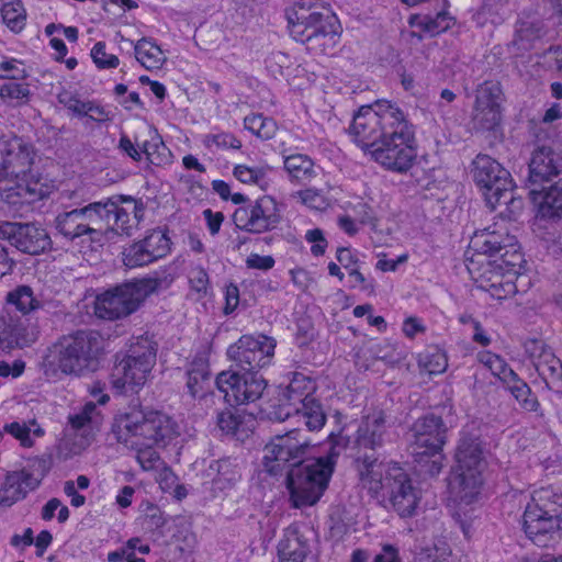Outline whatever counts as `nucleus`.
Listing matches in <instances>:
<instances>
[{
  "label": "nucleus",
  "instance_id": "obj_1",
  "mask_svg": "<svg viewBox=\"0 0 562 562\" xmlns=\"http://www.w3.org/2000/svg\"><path fill=\"white\" fill-rule=\"evenodd\" d=\"M112 432L119 442L137 451L136 459L142 469L149 471L160 460L153 446H167L180 435V429L166 413L132 407L115 417Z\"/></svg>",
  "mask_w": 562,
  "mask_h": 562
},
{
  "label": "nucleus",
  "instance_id": "obj_2",
  "mask_svg": "<svg viewBox=\"0 0 562 562\" xmlns=\"http://www.w3.org/2000/svg\"><path fill=\"white\" fill-rule=\"evenodd\" d=\"M358 471L362 485L375 497L387 499L401 517L415 514L420 492L401 467L366 456Z\"/></svg>",
  "mask_w": 562,
  "mask_h": 562
},
{
  "label": "nucleus",
  "instance_id": "obj_3",
  "mask_svg": "<svg viewBox=\"0 0 562 562\" xmlns=\"http://www.w3.org/2000/svg\"><path fill=\"white\" fill-rule=\"evenodd\" d=\"M499 256L501 262L497 269L501 270L502 277L518 278L522 276V256L517 249L516 236L510 235L506 226L498 223L475 232L465 251V267L470 273L472 281H480L485 278V271L475 276L480 271V267L491 265L487 258Z\"/></svg>",
  "mask_w": 562,
  "mask_h": 562
},
{
  "label": "nucleus",
  "instance_id": "obj_4",
  "mask_svg": "<svg viewBox=\"0 0 562 562\" xmlns=\"http://www.w3.org/2000/svg\"><path fill=\"white\" fill-rule=\"evenodd\" d=\"M101 351L100 335L93 330H78L61 337L43 358L41 368L47 379L61 375H80L97 366Z\"/></svg>",
  "mask_w": 562,
  "mask_h": 562
},
{
  "label": "nucleus",
  "instance_id": "obj_5",
  "mask_svg": "<svg viewBox=\"0 0 562 562\" xmlns=\"http://www.w3.org/2000/svg\"><path fill=\"white\" fill-rule=\"evenodd\" d=\"M472 178L483 190L486 204L499 212L502 220L515 221L524 209L521 198L515 196L512 176L497 160L485 154H479L472 161Z\"/></svg>",
  "mask_w": 562,
  "mask_h": 562
},
{
  "label": "nucleus",
  "instance_id": "obj_6",
  "mask_svg": "<svg viewBox=\"0 0 562 562\" xmlns=\"http://www.w3.org/2000/svg\"><path fill=\"white\" fill-rule=\"evenodd\" d=\"M456 462L450 480L451 492L460 502L471 504L481 492L486 467L482 441L463 435L456 451Z\"/></svg>",
  "mask_w": 562,
  "mask_h": 562
},
{
  "label": "nucleus",
  "instance_id": "obj_7",
  "mask_svg": "<svg viewBox=\"0 0 562 562\" xmlns=\"http://www.w3.org/2000/svg\"><path fill=\"white\" fill-rule=\"evenodd\" d=\"M333 457H307L302 462L289 469L286 486L290 499L295 508L313 506L325 490L334 471Z\"/></svg>",
  "mask_w": 562,
  "mask_h": 562
},
{
  "label": "nucleus",
  "instance_id": "obj_8",
  "mask_svg": "<svg viewBox=\"0 0 562 562\" xmlns=\"http://www.w3.org/2000/svg\"><path fill=\"white\" fill-rule=\"evenodd\" d=\"M402 113L396 103L387 100L362 105L353 115L349 133L361 149L371 154V149L379 145L387 130H392Z\"/></svg>",
  "mask_w": 562,
  "mask_h": 562
},
{
  "label": "nucleus",
  "instance_id": "obj_9",
  "mask_svg": "<svg viewBox=\"0 0 562 562\" xmlns=\"http://www.w3.org/2000/svg\"><path fill=\"white\" fill-rule=\"evenodd\" d=\"M387 131L379 145L371 149L370 155L387 170L406 172L413 167L417 157L415 127L403 112L392 130Z\"/></svg>",
  "mask_w": 562,
  "mask_h": 562
},
{
  "label": "nucleus",
  "instance_id": "obj_10",
  "mask_svg": "<svg viewBox=\"0 0 562 562\" xmlns=\"http://www.w3.org/2000/svg\"><path fill=\"white\" fill-rule=\"evenodd\" d=\"M156 362L155 344L139 336L130 345L127 356L113 369L111 384L117 393L138 392Z\"/></svg>",
  "mask_w": 562,
  "mask_h": 562
},
{
  "label": "nucleus",
  "instance_id": "obj_11",
  "mask_svg": "<svg viewBox=\"0 0 562 562\" xmlns=\"http://www.w3.org/2000/svg\"><path fill=\"white\" fill-rule=\"evenodd\" d=\"M301 20L303 22L293 23V18L289 16V32L294 41L315 54H328L336 47L339 25L330 11H313L308 18L301 15Z\"/></svg>",
  "mask_w": 562,
  "mask_h": 562
},
{
  "label": "nucleus",
  "instance_id": "obj_12",
  "mask_svg": "<svg viewBox=\"0 0 562 562\" xmlns=\"http://www.w3.org/2000/svg\"><path fill=\"white\" fill-rule=\"evenodd\" d=\"M160 283H120L99 294L94 301L98 318L114 321L135 312L144 300L157 291Z\"/></svg>",
  "mask_w": 562,
  "mask_h": 562
},
{
  "label": "nucleus",
  "instance_id": "obj_13",
  "mask_svg": "<svg viewBox=\"0 0 562 562\" xmlns=\"http://www.w3.org/2000/svg\"><path fill=\"white\" fill-rule=\"evenodd\" d=\"M310 446L300 429L277 435L263 448L262 465L269 474L278 475L306 459Z\"/></svg>",
  "mask_w": 562,
  "mask_h": 562
},
{
  "label": "nucleus",
  "instance_id": "obj_14",
  "mask_svg": "<svg viewBox=\"0 0 562 562\" xmlns=\"http://www.w3.org/2000/svg\"><path fill=\"white\" fill-rule=\"evenodd\" d=\"M276 342L265 335H244L227 348L228 359L246 372H258L269 366L274 355Z\"/></svg>",
  "mask_w": 562,
  "mask_h": 562
},
{
  "label": "nucleus",
  "instance_id": "obj_15",
  "mask_svg": "<svg viewBox=\"0 0 562 562\" xmlns=\"http://www.w3.org/2000/svg\"><path fill=\"white\" fill-rule=\"evenodd\" d=\"M237 228L251 234L273 231L281 222L278 202L270 195H263L238 207L233 215Z\"/></svg>",
  "mask_w": 562,
  "mask_h": 562
},
{
  "label": "nucleus",
  "instance_id": "obj_16",
  "mask_svg": "<svg viewBox=\"0 0 562 562\" xmlns=\"http://www.w3.org/2000/svg\"><path fill=\"white\" fill-rule=\"evenodd\" d=\"M216 386L229 405H243L259 400L267 382L258 372L227 370L218 373Z\"/></svg>",
  "mask_w": 562,
  "mask_h": 562
},
{
  "label": "nucleus",
  "instance_id": "obj_17",
  "mask_svg": "<svg viewBox=\"0 0 562 562\" xmlns=\"http://www.w3.org/2000/svg\"><path fill=\"white\" fill-rule=\"evenodd\" d=\"M0 239L9 241L21 252L36 256L52 248L47 231L37 223H0Z\"/></svg>",
  "mask_w": 562,
  "mask_h": 562
},
{
  "label": "nucleus",
  "instance_id": "obj_18",
  "mask_svg": "<svg viewBox=\"0 0 562 562\" xmlns=\"http://www.w3.org/2000/svg\"><path fill=\"white\" fill-rule=\"evenodd\" d=\"M529 194L533 201L541 195L544 184L562 175V151L550 145H537L529 160Z\"/></svg>",
  "mask_w": 562,
  "mask_h": 562
},
{
  "label": "nucleus",
  "instance_id": "obj_19",
  "mask_svg": "<svg viewBox=\"0 0 562 562\" xmlns=\"http://www.w3.org/2000/svg\"><path fill=\"white\" fill-rule=\"evenodd\" d=\"M446 425L439 416L429 414L418 418L412 427L411 453L416 459L438 454L446 442Z\"/></svg>",
  "mask_w": 562,
  "mask_h": 562
},
{
  "label": "nucleus",
  "instance_id": "obj_20",
  "mask_svg": "<svg viewBox=\"0 0 562 562\" xmlns=\"http://www.w3.org/2000/svg\"><path fill=\"white\" fill-rule=\"evenodd\" d=\"M45 475L44 462L35 459L20 471L7 474L0 487V506L11 507L16 502L26 497L30 491H34Z\"/></svg>",
  "mask_w": 562,
  "mask_h": 562
},
{
  "label": "nucleus",
  "instance_id": "obj_21",
  "mask_svg": "<svg viewBox=\"0 0 562 562\" xmlns=\"http://www.w3.org/2000/svg\"><path fill=\"white\" fill-rule=\"evenodd\" d=\"M170 250V237L165 229L157 227L147 231L143 239L126 248L123 261L130 268L145 266L166 257Z\"/></svg>",
  "mask_w": 562,
  "mask_h": 562
},
{
  "label": "nucleus",
  "instance_id": "obj_22",
  "mask_svg": "<svg viewBox=\"0 0 562 562\" xmlns=\"http://www.w3.org/2000/svg\"><path fill=\"white\" fill-rule=\"evenodd\" d=\"M33 164V149L20 137L0 142V178L18 179L26 176Z\"/></svg>",
  "mask_w": 562,
  "mask_h": 562
},
{
  "label": "nucleus",
  "instance_id": "obj_23",
  "mask_svg": "<svg viewBox=\"0 0 562 562\" xmlns=\"http://www.w3.org/2000/svg\"><path fill=\"white\" fill-rule=\"evenodd\" d=\"M539 376L547 387L552 391L562 387V361L542 340L532 339L525 345Z\"/></svg>",
  "mask_w": 562,
  "mask_h": 562
},
{
  "label": "nucleus",
  "instance_id": "obj_24",
  "mask_svg": "<svg viewBox=\"0 0 562 562\" xmlns=\"http://www.w3.org/2000/svg\"><path fill=\"white\" fill-rule=\"evenodd\" d=\"M524 529L538 547H550L561 537L559 516L543 515L537 506L526 507Z\"/></svg>",
  "mask_w": 562,
  "mask_h": 562
},
{
  "label": "nucleus",
  "instance_id": "obj_25",
  "mask_svg": "<svg viewBox=\"0 0 562 562\" xmlns=\"http://www.w3.org/2000/svg\"><path fill=\"white\" fill-rule=\"evenodd\" d=\"M110 212V232L130 235L138 218L143 215L144 206L132 196L114 195L105 199Z\"/></svg>",
  "mask_w": 562,
  "mask_h": 562
},
{
  "label": "nucleus",
  "instance_id": "obj_26",
  "mask_svg": "<svg viewBox=\"0 0 562 562\" xmlns=\"http://www.w3.org/2000/svg\"><path fill=\"white\" fill-rule=\"evenodd\" d=\"M502 98L503 90L497 81L487 80L477 87L474 111L484 128L491 130L499 123Z\"/></svg>",
  "mask_w": 562,
  "mask_h": 562
},
{
  "label": "nucleus",
  "instance_id": "obj_27",
  "mask_svg": "<svg viewBox=\"0 0 562 562\" xmlns=\"http://www.w3.org/2000/svg\"><path fill=\"white\" fill-rule=\"evenodd\" d=\"M81 236H87L91 243H101L110 232V212L105 200L89 203L79 207Z\"/></svg>",
  "mask_w": 562,
  "mask_h": 562
},
{
  "label": "nucleus",
  "instance_id": "obj_28",
  "mask_svg": "<svg viewBox=\"0 0 562 562\" xmlns=\"http://www.w3.org/2000/svg\"><path fill=\"white\" fill-rule=\"evenodd\" d=\"M304 389L306 393L297 391V395H292V400H295L296 414L295 419L297 423H303L307 430L318 431L326 423V414L322 404L310 394L311 381L305 379Z\"/></svg>",
  "mask_w": 562,
  "mask_h": 562
},
{
  "label": "nucleus",
  "instance_id": "obj_29",
  "mask_svg": "<svg viewBox=\"0 0 562 562\" xmlns=\"http://www.w3.org/2000/svg\"><path fill=\"white\" fill-rule=\"evenodd\" d=\"M390 440L385 415L382 411L366 416L357 430L356 443L359 448L375 450Z\"/></svg>",
  "mask_w": 562,
  "mask_h": 562
},
{
  "label": "nucleus",
  "instance_id": "obj_30",
  "mask_svg": "<svg viewBox=\"0 0 562 562\" xmlns=\"http://www.w3.org/2000/svg\"><path fill=\"white\" fill-rule=\"evenodd\" d=\"M305 382L304 376H295L286 390L277 398V402L270 406V411L267 413L270 419L277 422H284L289 418H295L296 405L295 400H292V395H297V391L302 389V383Z\"/></svg>",
  "mask_w": 562,
  "mask_h": 562
},
{
  "label": "nucleus",
  "instance_id": "obj_31",
  "mask_svg": "<svg viewBox=\"0 0 562 562\" xmlns=\"http://www.w3.org/2000/svg\"><path fill=\"white\" fill-rule=\"evenodd\" d=\"M308 546L294 530L285 532L278 544V557L281 562H304Z\"/></svg>",
  "mask_w": 562,
  "mask_h": 562
},
{
  "label": "nucleus",
  "instance_id": "obj_32",
  "mask_svg": "<svg viewBox=\"0 0 562 562\" xmlns=\"http://www.w3.org/2000/svg\"><path fill=\"white\" fill-rule=\"evenodd\" d=\"M135 58L148 70L160 69L166 61L161 48L149 38H140L134 46Z\"/></svg>",
  "mask_w": 562,
  "mask_h": 562
},
{
  "label": "nucleus",
  "instance_id": "obj_33",
  "mask_svg": "<svg viewBox=\"0 0 562 562\" xmlns=\"http://www.w3.org/2000/svg\"><path fill=\"white\" fill-rule=\"evenodd\" d=\"M40 307V302L34 297L33 291L27 285H20L8 293L3 311L10 315L18 311L25 315Z\"/></svg>",
  "mask_w": 562,
  "mask_h": 562
},
{
  "label": "nucleus",
  "instance_id": "obj_34",
  "mask_svg": "<svg viewBox=\"0 0 562 562\" xmlns=\"http://www.w3.org/2000/svg\"><path fill=\"white\" fill-rule=\"evenodd\" d=\"M142 151L148 161L155 166H164L171 162L172 154L165 145L156 130L149 131V138L142 144Z\"/></svg>",
  "mask_w": 562,
  "mask_h": 562
},
{
  "label": "nucleus",
  "instance_id": "obj_35",
  "mask_svg": "<svg viewBox=\"0 0 562 562\" xmlns=\"http://www.w3.org/2000/svg\"><path fill=\"white\" fill-rule=\"evenodd\" d=\"M284 169L292 179L310 181L316 177L313 160L303 154H293L283 157Z\"/></svg>",
  "mask_w": 562,
  "mask_h": 562
},
{
  "label": "nucleus",
  "instance_id": "obj_36",
  "mask_svg": "<svg viewBox=\"0 0 562 562\" xmlns=\"http://www.w3.org/2000/svg\"><path fill=\"white\" fill-rule=\"evenodd\" d=\"M541 199L540 213L544 217L562 216V179L551 184L548 190H542L541 195H537V200Z\"/></svg>",
  "mask_w": 562,
  "mask_h": 562
},
{
  "label": "nucleus",
  "instance_id": "obj_37",
  "mask_svg": "<svg viewBox=\"0 0 562 562\" xmlns=\"http://www.w3.org/2000/svg\"><path fill=\"white\" fill-rule=\"evenodd\" d=\"M562 505V495L551 487H542L533 492L531 502L527 506H537L543 515L559 516V508Z\"/></svg>",
  "mask_w": 562,
  "mask_h": 562
},
{
  "label": "nucleus",
  "instance_id": "obj_38",
  "mask_svg": "<svg viewBox=\"0 0 562 562\" xmlns=\"http://www.w3.org/2000/svg\"><path fill=\"white\" fill-rule=\"evenodd\" d=\"M45 196V192L38 182L33 183H18L15 188H12L8 194V203L12 205L16 204H31L35 201L42 200Z\"/></svg>",
  "mask_w": 562,
  "mask_h": 562
},
{
  "label": "nucleus",
  "instance_id": "obj_39",
  "mask_svg": "<svg viewBox=\"0 0 562 562\" xmlns=\"http://www.w3.org/2000/svg\"><path fill=\"white\" fill-rule=\"evenodd\" d=\"M479 361L487 368L493 375L497 376L504 384L510 383L516 378V372L508 367L506 361L498 355L491 351H482L477 355Z\"/></svg>",
  "mask_w": 562,
  "mask_h": 562
},
{
  "label": "nucleus",
  "instance_id": "obj_40",
  "mask_svg": "<svg viewBox=\"0 0 562 562\" xmlns=\"http://www.w3.org/2000/svg\"><path fill=\"white\" fill-rule=\"evenodd\" d=\"M55 227L69 240L82 237L79 207L58 214L55 218Z\"/></svg>",
  "mask_w": 562,
  "mask_h": 562
},
{
  "label": "nucleus",
  "instance_id": "obj_41",
  "mask_svg": "<svg viewBox=\"0 0 562 562\" xmlns=\"http://www.w3.org/2000/svg\"><path fill=\"white\" fill-rule=\"evenodd\" d=\"M506 386L525 411L535 413L539 411L540 404L537 396L532 394L531 389L518 374L510 383H506Z\"/></svg>",
  "mask_w": 562,
  "mask_h": 562
},
{
  "label": "nucleus",
  "instance_id": "obj_42",
  "mask_svg": "<svg viewBox=\"0 0 562 562\" xmlns=\"http://www.w3.org/2000/svg\"><path fill=\"white\" fill-rule=\"evenodd\" d=\"M1 15L7 26L14 33L24 29L26 14L21 0H11L3 3Z\"/></svg>",
  "mask_w": 562,
  "mask_h": 562
},
{
  "label": "nucleus",
  "instance_id": "obj_43",
  "mask_svg": "<svg viewBox=\"0 0 562 562\" xmlns=\"http://www.w3.org/2000/svg\"><path fill=\"white\" fill-rule=\"evenodd\" d=\"M244 126L259 138L270 139L274 136L277 125L273 120L262 114H251L244 119Z\"/></svg>",
  "mask_w": 562,
  "mask_h": 562
},
{
  "label": "nucleus",
  "instance_id": "obj_44",
  "mask_svg": "<svg viewBox=\"0 0 562 562\" xmlns=\"http://www.w3.org/2000/svg\"><path fill=\"white\" fill-rule=\"evenodd\" d=\"M456 19L447 10L439 11L435 16H424L420 25L423 30L435 36L452 27Z\"/></svg>",
  "mask_w": 562,
  "mask_h": 562
},
{
  "label": "nucleus",
  "instance_id": "obj_45",
  "mask_svg": "<svg viewBox=\"0 0 562 562\" xmlns=\"http://www.w3.org/2000/svg\"><path fill=\"white\" fill-rule=\"evenodd\" d=\"M271 170L270 167H248L238 165L234 168V176L243 183H254L265 189L268 184L267 172Z\"/></svg>",
  "mask_w": 562,
  "mask_h": 562
},
{
  "label": "nucleus",
  "instance_id": "obj_46",
  "mask_svg": "<svg viewBox=\"0 0 562 562\" xmlns=\"http://www.w3.org/2000/svg\"><path fill=\"white\" fill-rule=\"evenodd\" d=\"M210 371L204 362L198 363L188 371L187 387L192 397L204 392V384L207 383Z\"/></svg>",
  "mask_w": 562,
  "mask_h": 562
},
{
  "label": "nucleus",
  "instance_id": "obj_47",
  "mask_svg": "<svg viewBox=\"0 0 562 562\" xmlns=\"http://www.w3.org/2000/svg\"><path fill=\"white\" fill-rule=\"evenodd\" d=\"M336 259L340 266L347 271L348 277L356 281H366L364 276L360 272V266L358 260L355 258L351 249L338 248Z\"/></svg>",
  "mask_w": 562,
  "mask_h": 562
},
{
  "label": "nucleus",
  "instance_id": "obj_48",
  "mask_svg": "<svg viewBox=\"0 0 562 562\" xmlns=\"http://www.w3.org/2000/svg\"><path fill=\"white\" fill-rule=\"evenodd\" d=\"M98 417L99 413L97 411L95 403L88 402L85 404L80 413L70 415L68 419L72 428L80 429L88 424H97Z\"/></svg>",
  "mask_w": 562,
  "mask_h": 562
},
{
  "label": "nucleus",
  "instance_id": "obj_49",
  "mask_svg": "<svg viewBox=\"0 0 562 562\" xmlns=\"http://www.w3.org/2000/svg\"><path fill=\"white\" fill-rule=\"evenodd\" d=\"M204 145L209 148L215 146L217 149H239L241 147V142L231 133L221 132L217 134L206 135L204 138Z\"/></svg>",
  "mask_w": 562,
  "mask_h": 562
},
{
  "label": "nucleus",
  "instance_id": "obj_50",
  "mask_svg": "<svg viewBox=\"0 0 562 562\" xmlns=\"http://www.w3.org/2000/svg\"><path fill=\"white\" fill-rule=\"evenodd\" d=\"M30 93L27 85L15 81L4 83L0 88V97L2 99L15 100L19 104L27 102Z\"/></svg>",
  "mask_w": 562,
  "mask_h": 562
},
{
  "label": "nucleus",
  "instance_id": "obj_51",
  "mask_svg": "<svg viewBox=\"0 0 562 562\" xmlns=\"http://www.w3.org/2000/svg\"><path fill=\"white\" fill-rule=\"evenodd\" d=\"M91 57L99 69L116 68L120 64L117 56L105 52V43L98 42L91 49Z\"/></svg>",
  "mask_w": 562,
  "mask_h": 562
},
{
  "label": "nucleus",
  "instance_id": "obj_52",
  "mask_svg": "<svg viewBox=\"0 0 562 562\" xmlns=\"http://www.w3.org/2000/svg\"><path fill=\"white\" fill-rule=\"evenodd\" d=\"M313 11H322L326 13V11H330L327 9L321 0H295V10L293 14H289V16L293 18V23L303 22L301 20V15L308 18V15L313 14Z\"/></svg>",
  "mask_w": 562,
  "mask_h": 562
},
{
  "label": "nucleus",
  "instance_id": "obj_53",
  "mask_svg": "<svg viewBox=\"0 0 562 562\" xmlns=\"http://www.w3.org/2000/svg\"><path fill=\"white\" fill-rule=\"evenodd\" d=\"M516 284L517 283H488L486 286L480 284L476 289L488 293L493 299L502 301L517 293L518 289Z\"/></svg>",
  "mask_w": 562,
  "mask_h": 562
},
{
  "label": "nucleus",
  "instance_id": "obj_54",
  "mask_svg": "<svg viewBox=\"0 0 562 562\" xmlns=\"http://www.w3.org/2000/svg\"><path fill=\"white\" fill-rule=\"evenodd\" d=\"M3 431L18 439L23 447H32L31 426L25 423L12 422L3 426Z\"/></svg>",
  "mask_w": 562,
  "mask_h": 562
},
{
  "label": "nucleus",
  "instance_id": "obj_55",
  "mask_svg": "<svg viewBox=\"0 0 562 562\" xmlns=\"http://www.w3.org/2000/svg\"><path fill=\"white\" fill-rule=\"evenodd\" d=\"M315 327L310 317H301L296 322L295 339L299 346H305L315 337Z\"/></svg>",
  "mask_w": 562,
  "mask_h": 562
},
{
  "label": "nucleus",
  "instance_id": "obj_56",
  "mask_svg": "<svg viewBox=\"0 0 562 562\" xmlns=\"http://www.w3.org/2000/svg\"><path fill=\"white\" fill-rule=\"evenodd\" d=\"M58 102L78 116L87 115V110H90V108H88V102L79 100L76 95L71 94L70 92L59 93Z\"/></svg>",
  "mask_w": 562,
  "mask_h": 562
},
{
  "label": "nucleus",
  "instance_id": "obj_57",
  "mask_svg": "<svg viewBox=\"0 0 562 562\" xmlns=\"http://www.w3.org/2000/svg\"><path fill=\"white\" fill-rule=\"evenodd\" d=\"M216 424L223 432L235 435L240 425V419L231 409H226L217 414Z\"/></svg>",
  "mask_w": 562,
  "mask_h": 562
},
{
  "label": "nucleus",
  "instance_id": "obj_58",
  "mask_svg": "<svg viewBox=\"0 0 562 562\" xmlns=\"http://www.w3.org/2000/svg\"><path fill=\"white\" fill-rule=\"evenodd\" d=\"M166 524L162 512L154 505H150L144 516L143 526L150 531L161 528Z\"/></svg>",
  "mask_w": 562,
  "mask_h": 562
},
{
  "label": "nucleus",
  "instance_id": "obj_59",
  "mask_svg": "<svg viewBox=\"0 0 562 562\" xmlns=\"http://www.w3.org/2000/svg\"><path fill=\"white\" fill-rule=\"evenodd\" d=\"M305 238L308 243H312L311 252L314 256H322L327 247V240L324 237V233L319 228L310 229L306 232Z\"/></svg>",
  "mask_w": 562,
  "mask_h": 562
},
{
  "label": "nucleus",
  "instance_id": "obj_60",
  "mask_svg": "<svg viewBox=\"0 0 562 562\" xmlns=\"http://www.w3.org/2000/svg\"><path fill=\"white\" fill-rule=\"evenodd\" d=\"M517 35L527 42L539 38L542 35V24L540 22H521L517 29Z\"/></svg>",
  "mask_w": 562,
  "mask_h": 562
},
{
  "label": "nucleus",
  "instance_id": "obj_61",
  "mask_svg": "<svg viewBox=\"0 0 562 562\" xmlns=\"http://www.w3.org/2000/svg\"><path fill=\"white\" fill-rule=\"evenodd\" d=\"M22 64L15 59L4 60L0 64V78L20 79L25 76V70L21 68Z\"/></svg>",
  "mask_w": 562,
  "mask_h": 562
},
{
  "label": "nucleus",
  "instance_id": "obj_62",
  "mask_svg": "<svg viewBox=\"0 0 562 562\" xmlns=\"http://www.w3.org/2000/svg\"><path fill=\"white\" fill-rule=\"evenodd\" d=\"M240 303V290L235 283H228L225 286V307L224 313H233Z\"/></svg>",
  "mask_w": 562,
  "mask_h": 562
},
{
  "label": "nucleus",
  "instance_id": "obj_63",
  "mask_svg": "<svg viewBox=\"0 0 562 562\" xmlns=\"http://www.w3.org/2000/svg\"><path fill=\"white\" fill-rule=\"evenodd\" d=\"M300 198L302 202L316 210H322L326 205V200L324 195H322L319 192L313 189H306L300 192Z\"/></svg>",
  "mask_w": 562,
  "mask_h": 562
},
{
  "label": "nucleus",
  "instance_id": "obj_64",
  "mask_svg": "<svg viewBox=\"0 0 562 562\" xmlns=\"http://www.w3.org/2000/svg\"><path fill=\"white\" fill-rule=\"evenodd\" d=\"M203 217L206 221L210 234L212 236L218 234L224 221V214L222 212H213L211 209H206L203 211Z\"/></svg>",
  "mask_w": 562,
  "mask_h": 562
}]
</instances>
